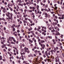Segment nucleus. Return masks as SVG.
Instances as JSON below:
<instances>
[{
    "label": "nucleus",
    "instance_id": "3c124183",
    "mask_svg": "<svg viewBox=\"0 0 64 64\" xmlns=\"http://www.w3.org/2000/svg\"><path fill=\"white\" fill-rule=\"evenodd\" d=\"M20 11H21L22 12H23V9H22V8L21 9H20Z\"/></svg>",
    "mask_w": 64,
    "mask_h": 64
},
{
    "label": "nucleus",
    "instance_id": "58836bf2",
    "mask_svg": "<svg viewBox=\"0 0 64 64\" xmlns=\"http://www.w3.org/2000/svg\"><path fill=\"white\" fill-rule=\"evenodd\" d=\"M37 2H38V3H39V0H37Z\"/></svg>",
    "mask_w": 64,
    "mask_h": 64
},
{
    "label": "nucleus",
    "instance_id": "bb28decb",
    "mask_svg": "<svg viewBox=\"0 0 64 64\" xmlns=\"http://www.w3.org/2000/svg\"><path fill=\"white\" fill-rule=\"evenodd\" d=\"M55 18H56V19H57L58 17H57V16H55Z\"/></svg>",
    "mask_w": 64,
    "mask_h": 64
},
{
    "label": "nucleus",
    "instance_id": "f3484780",
    "mask_svg": "<svg viewBox=\"0 0 64 64\" xmlns=\"http://www.w3.org/2000/svg\"><path fill=\"white\" fill-rule=\"evenodd\" d=\"M44 16L46 18H47L48 17V15H46V16Z\"/></svg>",
    "mask_w": 64,
    "mask_h": 64
},
{
    "label": "nucleus",
    "instance_id": "7c9ffc66",
    "mask_svg": "<svg viewBox=\"0 0 64 64\" xmlns=\"http://www.w3.org/2000/svg\"><path fill=\"white\" fill-rule=\"evenodd\" d=\"M2 40H1V41L2 42H1V44H4V43H3V42H2Z\"/></svg>",
    "mask_w": 64,
    "mask_h": 64
},
{
    "label": "nucleus",
    "instance_id": "c756f323",
    "mask_svg": "<svg viewBox=\"0 0 64 64\" xmlns=\"http://www.w3.org/2000/svg\"><path fill=\"white\" fill-rule=\"evenodd\" d=\"M59 44H60V46H61V45H62V43H60Z\"/></svg>",
    "mask_w": 64,
    "mask_h": 64
},
{
    "label": "nucleus",
    "instance_id": "5fc2aeb1",
    "mask_svg": "<svg viewBox=\"0 0 64 64\" xmlns=\"http://www.w3.org/2000/svg\"><path fill=\"white\" fill-rule=\"evenodd\" d=\"M53 43H54V44H56V42H54Z\"/></svg>",
    "mask_w": 64,
    "mask_h": 64
},
{
    "label": "nucleus",
    "instance_id": "774afa93",
    "mask_svg": "<svg viewBox=\"0 0 64 64\" xmlns=\"http://www.w3.org/2000/svg\"><path fill=\"white\" fill-rule=\"evenodd\" d=\"M8 51H10V49L9 48L8 49Z\"/></svg>",
    "mask_w": 64,
    "mask_h": 64
},
{
    "label": "nucleus",
    "instance_id": "6ab92c4d",
    "mask_svg": "<svg viewBox=\"0 0 64 64\" xmlns=\"http://www.w3.org/2000/svg\"><path fill=\"white\" fill-rule=\"evenodd\" d=\"M7 24V22H4V24H5V25H6Z\"/></svg>",
    "mask_w": 64,
    "mask_h": 64
},
{
    "label": "nucleus",
    "instance_id": "20e7f679",
    "mask_svg": "<svg viewBox=\"0 0 64 64\" xmlns=\"http://www.w3.org/2000/svg\"><path fill=\"white\" fill-rule=\"evenodd\" d=\"M48 38H50V39H52V36H48Z\"/></svg>",
    "mask_w": 64,
    "mask_h": 64
},
{
    "label": "nucleus",
    "instance_id": "7ed1b4c3",
    "mask_svg": "<svg viewBox=\"0 0 64 64\" xmlns=\"http://www.w3.org/2000/svg\"><path fill=\"white\" fill-rule=\"evenodd\" d=\"M31 56H32V54H30V55H28V57H31Z\"/></svg>",
    "mask_w": 64,
    "mask_h": 64
},
{
    "label": "nucleus",
    "instance_id": "4468645a",
    "mask_svg": "<svg viewBox=\"0 0 64 64\" xmlns=\"http://www.w3.org/2000/svg\"><path fill=\"white\" fill-rule=\"evenodd\" d=\"M34 52L35 53H36L38 52V51L37 50H35Z\"/></svg>",
    "mask_w": 64,
    "mask_h": 64
},
{
    "label": "nucleus",
    "instance_id": "412c9836",
    "mask_svg": "<svg viewBox=\"0 0 64 64\" xmlns=\"http://www.w3.org/2000/svg\"><path fill=\"white\" fill-rule=\"evenodd\" d=\"M11 44H14V42H11Z\"/></svg>",
    "mask_w": 64,
    "mask_h": 64
},
{
    "label": "nucleus",
    "instance_id": "393cba45",
    "mask_svg": "<svg viewBox=\"0 0 64 64\" xmlns=\"http://www.w3.org/2000/svg\"><path fill=\"white\" fill-rule=\"evenodd\" d=\"M34 14H35L34 13L32 12V15H34Z\"/></svg>",
    "mask_w": 64,
    "mask_h": 64
},
{
    "label": "nucleus",
    "instance_id": "e433bc0d",
    "mask_svg": "<svg viewBox=\"0 0 64 64\" xmlns=\"http://www.w3.org/2000/svg\"><path fill=\"white\" fill-rule=\"evenodd\" d=\"M2 48H4V46L2 45Z\"/></svg>",
    "mask_w": 64,
    "mask_h": 64
},
{
    "label": "nucleus",
    "instance_id": "cd10ccee",
    "mask_svg": "<svg viewBox=\"0 0 64 64\" xmlns=\"http://www.w3.org/2000/svg\"><path fill=\"white\" fill-rule=\"evenodd\" d=\"M18 5H20V6H21V3H18Z\"/></svg>",
    "mask_w": 64,
    "mask_h": 64
},
{
    "label": "nucleus",
    "instance_id": "f03ea898",
    "mask_svg": "<svg viewBox=\"0 0 64 64\" xmlns=\"http://www.w3.org/2000/svg\"><path fill=\"white\" fill-rule=\"evenodd\" d=\"M2 20H3V21H4L5 22L6 21V20L4 19V18H2Z\"/></svg>",
    "mask_w": 64,
    "mask_h": 64
},
{
    "label": "nucleus",
    "instance_id": "69168bd1",
    "mask_svg": "<svg viewBox=\"0 0 64 64\" xmlns=\"http://www.w3.org/2000/svg\"><path fill=\"white\" fill-rule=\"evenodd\" d=\"M35 45H36V46H37V43H35Z\"/></svg>",
    "mask_w": 64,
    "mask_h": 64
},
{
    "label": "nucleus",
    "instance_id": "603ef678",
    "mask_svg": "<svg viewBox=\"0 0 64 64\" xmlns=\"http://www.w3.org/2000/svg\"><path fill=\"white\" fill-rule=\"evenodd\" d=\"M41 10H42V11H44V9L43 8H42Z\"/></svg>",
    "mask_w": 64,
    "mask_h": 64
},
{
    "label": "nucleus",
    "instance_id": "2eb2a0df",
    "mask_svg": "<svg viewBox=\"0 0 64 64\" xmlns=\"http://www.w3.org/2000/svg\"><path fill=\"white\" fill-rule=\"evenodd\" d=\"M33 8V7H31V6H30V9H32Z\"/></svg>",
    "mask_w": 64,
    "mask_h": 64
},
{
    "label": "nucleus",
    "instance_id": "bf43d9fd",
    "mask_svg": "<svg viewBox=\"0 0 64 64\" xmlns=\"http://www.w3.org/2000/svg\"><path fill=\"white\" fill-rule=\"evenodd\" d=\"M17 18H19V16L18 15H17Z\"/></svg>",
    "mask_w": 64,
    "mask_h": 64
},
{
    "label": "nucleus",
    "instance_id": "9b49d317",
    "mask_svg": "<svg viewBox=\"0 0 64 64\" xmlns=\"http://www.w3.org/2000/svg\"><path fill=\"white\" fill-rule=\"evenodd\" d=\"M43 28H44V29H45V30L46 29V27L43 26L42 27V29H43Z\"/></svg>",
    "mask_w": 64,
    "mask_h": 64
},
{
    "label": "nucleus",
    "instance_id": "ea45409f",
    "mask_svg": "<svg viewBox=\"0 0 64 64\" xmlns=\"http://www.w3.org/2000/svg\"><path fill=\"white\" fill-rule=\"evenodd\" d=\"M25 38H28V37H27V36L26 35L25 36Z\"/></svg>",
    "mask_w": 64,
    "mask_h": 64
},
{
    "label": "nucleus",
    "instance_id": "052dcab7",
    "mask_svg": "<svg viewBox=\"0 0 64 64\" xmlns=\"http://www.w3.org/2000/svg\"><path fill=\"white\" fill-rule=\"evenodd\" d=\"M62 2H60V4L62 5Z\"/></svg>",
    "mask_w": 64,
    "mask_h": 64
},
{
    "label": "nucleus",
    "instance_id": "09e8293b",
    "mask_svg": "<svg viewBox=\"0 0 64 64\" xmlns=\"http://www.w3.org/2000/svg\"><path fill=\"white\" fill-rule=\"evenodd\" d=\"M61 18V19H64V17L62 16Z\"/></svg>",
    "mask_w": 64,
    "mask_h": 64
},
{
    "label": "nucleus",
    "instance_id": "a18cd8bd",
    "mask_svg": "<svg viewBox=\"0 0 64 64\" xmlns=\"http://www.w3.org/2000/svg\"><path fill=\"white\" fill-rule=\"evenodd\" d=\"M56 49H57V50H58V47H56Z\"/></svg>",
    "mask_w": 64,
    "mask_h": 64
},
{
    "label": "nucleus",
    "instance_id": "c9c22d12",
    "mask_svg": "<svg viewBox=\"0 0 64 64\" xmlns=\"http://www.w3.org/2000/svg\"><path fill=\"white\" fill-rule=\"evenodd\" d=\"M10 10L11 11H13V9H12V8H10Z\"/></svg>",
    "mask_w": 64,
    "mask_h": 64
},
{
    "label": "nucleus",
    "instance_id": "680f3d73",
    "mask_svg": "<svg viewBox=\"0 0 64 64\" xmlns=\"http://www.w3.org/2000/svg\"><path fill=\"white\" fill-rule=\"evenodd\" d=\"M39 28H38L37 29V31H39Z\"/></svg>",
    "mask_w": 64,
    "mask_h": 64
},
{
    "label": "nucleus",
    "instance_id": "9d476101",
    "mask_svg": "<svg viewBox=\"0 0 64 64\" xmlns=\"http://www.w3.org/2000/svg\"><path fill=\"white\" fill-rule=\"evenodd\" d=\"M28 61H29V62H30V63H31V62H32V61L31 60H28Z\"/></svg>",
    "mask_w": 64,
    "mask_h": 64
},
{
    "label": "nucleus",
    "instance_id": "72a5a7b5",
    "mask_svg": "<svg viewBox=\"0 0 64 64\" xmlns=\"http://www.w3.org/2000/svg\"><path fill=\"white\" fill-rule=\"evenodd\" d=\"M32 40L33 41H34L35 40V38H32Z\"/></svg>",
    "mask_w": 64,
    "mask_h": 64
},
{
    "label": "nucleus",
    "instance_id": "a878e982",
    "mask_svg": "<svg viewBox=\"0 0 64 64\" xmlns=\"http://www.w3.org/2000/svg\"><path fill=\"white\" fill-rule=\"evenodd\" d=\"M49 30H52V28L51 27H50L49 28Z\"/></svg>",
    "mask_w": 64,
    "mask_h": 64
},
{
    "label": "nucleus",
    "instance_id": "a19ab883",
    "mask_svg": "<svg viewBox=\"0 0 64 64\" xmlns=\"http://www.w3.org/2000/svg\"><path fill=\"white\" fill-rule=\"evenodd\" d=\"M58 4H60V2L59 1H58Z\"/></svg>",
    "mask_w": 64,
    "mask_h": 64
},
{
    "label": "nucleus",
    "instance_id": "4be33fe9",
    "mask_svg": "<svg viewBox=\"0 0 64 64\" xmlns=\"http://www.w3.org/2000/svg\"><path fill=\"white\" fill-rule=\"evenodd\" d=\"M50 13H51V14H53L54 13V12H50Z\"/></svg>",
    "mask_w": 64,
    "mask_h": 64
},
{
    "label": "nucleus",
    "instance_id": "864d4df0",
    "mask_svg": "<svg viewBox=\"0 0 64 64\" xmlns=\"http://www.w3.org/2000/svg\"><path fill=\"white\" fill-rule=\"evenodd\" d=\"M34 48L35 49H36L37 48L36 47V46H34Z\"/></svg>",
    "mask_w": 64,
    "mask_h": 64
},
{
    "label": "nucleus",
    "instance_id": "2f4dec72",
    "mask_svg": "<svg viewBox=\"0 0 64 64\" xmlns=\"http://www.w3.org/2000/svg\"><path fill=\"white\" fill-rule=\"evenodd\" d=\"M44 14L45 15H47V13L46 12Z\"/></svg>",
    "mask_w": 64,
    "mask_h": 64
},
{
    "label": "nucleus",
    "instance_id": "e2e57ef3",
    "mask_svg": "<svg viewBox=\"0 0 64 64\" xmlns=\"http://www.w3.org/2000/svg\"><path fill=\"white\" fill-rule=\"evenodd\" d=\"M7 40H8V41H10V40L9 38H8L7 39Z\"/></svg>",
    "mask_w": 64,
    "mask_h": 64
},
{
    "label": "nucleus",
    "instance_id": "1a4fd4ad",
    "mask_svg": "<svg viewBox=\"0 0 64 64\" xmlns=\"http://www.w3.org/2000/svg\"><path fill=\"white\" fill-rule=\"evenodd\" d=\"M13 41H14V42H16V40H15V38H14L13 40Z\"/></svg>",
    "mask_w": 64,
    "mask_h": 64
},
{
    "label": "nucleus",
    "instance_id": "338daca9",
    "mask_svg": "<svg viewBox=\"0 0 64 64\" xmlns=\"http://www.w3.org/2000/svg\"><path fill=\"white\" fill-rule=\"evenodd\" d=\"M25 8H26V9H27V6H25Z\"/></svg>",
    "mask_w": 64,
    "mask_h": 64
},
{
    "label": "nucleus",
    "instance_id": "0e129e2a",
    "mask_svg": "<svg viewBox=\"0 0 64 64\" xmlns=\"http://www.w3.org/2000/svg\"><path fill=\"white\" fill-rule=\"evenodd\" d=\"M23 22L24 23H25V22H26V21H25V20H24Z\"/></svg>",
    "mask_w": 64,
    "mask_h": 64
},
{
    "label": "nucleus",
    "instance_id": "37998d69",
    "mask_svg": "<svg viewBox=\"0 0 64 64\" xmlns=\"http://www.w3.org/2000/svg\"><path fill=\"white\" fill-rule=\"evenodd\" d=\"M63 41H64V40H63V39H62L61 40V42H63Z\"/></svg>",
    "mask_w": 64,
    "mask_h": 64
},
{
    "label": "nucleus",
    "instance_id": "a211bd4d",
    "mask_svg": "<svg viewBox=\"0 0 64 64\" xmlns=\"http://www.w3.org/2000/svg\"><path fill=\"white\" fill-rule=\"evenodd\" d=\"M21 31L22 32V33H23L24 32V30H21Z\"/></svg>",
    "mask_w": 64,
    "mask_h": 64
},
{
    "label": "nucleus",
    "instance_id": "dca6fc26",
    "mask_svg": "<svg viewBox=\"0 0 64 64\" xmlns=\"http://www.w3.org/2000/svg\"><path fill=\"white\" fill-rule=\"evenodd\" d=\"M48 9L49 11V12H51V10L49 8H48Z\"/></svg>",
    "mask_w": 64,
    "mask_h": 64
},
{
    "label": "nucleus",
    "instance_id": "ddd939ff",
    "mask_svg": "<svg viewBox=\"0 0 64 64\" xmlns=\"http://www.w3.org/2000/svg\"><path fill=\"white\" fill-rule=\"evenodd\" d=\"M54 9H55V10H56L57 9V6H56L55 7V8H54Z\"/></svg>",
    "mask_w": 64,
    "mask_h": 64
},
{
    "label": "nucleus",
    "instance_id": "4d7b16f0",
    "mask_svg": "<svg viewBox=\"0 0 64 64\" xmlns=\"http://www.w3.org/2000/svg\"><path fill=\"white\" fill-rule=\"evenodd\" d=\"M48 4H50V1L48 0Z\"/></svg>",
    "mask_w": 64,
    "mask_h": 64
},
{
    "label": "nucleus",
    "instance_id": "c85d7f7f",
    "mask_svg": "<svg viewBox=\"0 0 64 64\" xmlns=\"http://www.w3.org/2000/svg\"><path fill=\"white\" fill-rule=\"evenodd\" d=\"M44 47H45V45L44 44H43L42 45V46Z\"/></svg>",
    "mask_w": 64,
    "mask_h": 64
},
{
    "label": "nucleus",
    "instance_id": "c03bdc74",
    "mask_svg": "<svg viewBox=\"0 0 64 64\" xmlns=\"http://www.w3.org/2000/svg\"><path fill=\"white\" fill-rule=\"evenodd\" d=\"M59 19H61V17H59L58 18Z\"/></svg>",
    "mask_w": 64,
    "mask_h": 64
},
{
    "label": "nucleus",
    "instance_id": "79ce46f5",
    "mask_svg": "<svg viewBox=\"0 0 64 64\" xmlns=\"http://www.w3.org/2000/svg\"><path fill=\"white\" fill-rule=\"evenodd\" d=\"M32 9H35V8L34 7H32Z\"/></svg>",
    "mask_w": 64,
    "mask_h": 64
},
{
    "label": "nucleus",
    "instance_id": "473e14b6",
    "mask_svg": "<svg viewBox=\"0 0 64 64\" xmlns=\"http://www.w3.org/2000/svg\"><path fill=\"white\" fill-rule=\"evenodd\" d=\"M44 11H47V10L46 8H45L44 9Z\"/></svg>",
    "mask_w": 64,
    "mask_h": 64
},
{
    "label": "nucleus",
    "instance_id": "b1692460",
    "mask_svg": "<svg viewBox=\"0 0 64 64\" xmlns=\"http://www.w3.org/2000/svg\"><path fill=\"white\" fill-rule=\"evenodd\" d=\"M3 11V12L4 13H5V12H6V11L4 10H2Z\"/></svg>",
    "mask_w": 64,
    "mask_h": 64
},
{
    "label": "nucleus",
    "instance_id": "0eeeda50",
    "mask_svg": "<svg viewBox=\"0 0 64 64\" xmlns=\"http://www.w3.org/2000/svg\"><path fill=\"white\" fill-rule=\"evenodd\" d=\"M58 33H59V32H56V35H57V36L58 35Z\"/></svg>",
    "mask_w": 64,
    "mask_h": 64
},
{
    "label": "nucleus",
    "instance_id": "5701e85b",
    "mask_svg": "<svg viewBox=\"0 0 64 64\" xmlns=\"http://www.w3.org/2000/svg\"><path fill=\"white\" fill-rule=\"evenodd\" d=\"M29 12L30 13H31V12H32V10H30Z\"/></svg>",
    "mask_w": 64,
    "mask_h": 64
},
{
    "label": "nucleus",
    "instance_id": "6e6552de",
    "mask_svg": "<svg viewBox=\"0 0 64 64\" xmlns=\"http://www.w3.org/2000/svg\"><path fill=\"white\" fill-rule=\"evenodd\" d=\"M43 56L44 57V58H45V57H46V56L45 55V54H44Z\"/></svg>",
    "mask_w": 64,
    "mask_h": 64
},
{
    "label": "nucleus",
    "instance_id": "f704fd0d",
    "mask_svg": "<svg viewBox=\"0 0 64 64\" xmlns=\"http://www.w3.org/2000/svg\"><path fill=\"white\" fill-rule=\"evenodd\" d=\"M45 6L46 8L48 7V5L47 4H46Z\"/></svg>",
    "mask_w": 64,
    "mask_h": 64
},
{
    "label": "nucleus",
    "instance_id": "de8ad7c7",
    "mask_svg": "<svg viewBox=\"0 0 64 64\" xmlns=\"http://www.w3.org/2000/svg\"><path fill=\"white\" fill-rule=\"evenodd\" d=\"M14 13H15V14H16V15L17 14H18L17 12H14Z\"/></svg>",
    "mask_w": 64,
    "mask_h": 64
},
{
    "label": "nucleus",
    "instance_id": "39448f33",
    "mask_svg": "<svg viewBox=\"0 0 64 64\" xmlns=\"http://www.w3.org/2000/svg\"><path fill=\"white\" fill-rule=\"evenodd\" d=\"M63 13V12L61 10L60 11V14H62Z\"/></svg>",
    "mask_w": 64,
    "mask_h": 64
},
{
    "label": "nucleus",
    "instance_id": "4c0bfd02",
    "mask_svg": "<svg viewBox=\"0 0 64 64\" xmlns=\"http://www.w3.org/2000/svg\"><path fill=\"white\" fill-rule=\"evenodd\" d=\"M10 6H13V4H10Z\"/></svg>",
    "mask_w": 64,
    "mask_h": 64
},
{
    "label": "nucleus",
    "instance_id": "8fccbe9b",
    "mask_svg": "<svg viewBox=\"0 0 64 64\" xmlns=\"http://www.w3.org/2000/svg\"><path fill=\"white\" fill-rule=\"evenodd\" d=\"M27 18H25L24 19L25 20H27Z\"/></svg>",
    "mask_w": 64,
    "mask_h": 64
},
{
    "label": "nucleus",
    "instance_id": "f8f14e48",
    "mask_svg": "<svg viewBox=\"0 0 64 64\" xmlns=\"http://www.w3.org/2000/svg\"><path fill=\"white\" fill-rule=\"evenodd\" d=\"M35 12L36 14H37V10H35Z\"/></svg>",
    "mask_w": 64,
    "mask_h": 64
},
{
    "label": "nucleus",
    "instance_id": "49530a36",
    "mask_svg": "<svg viewBox=\"0 0 64 64\" xmlns=\"http://www.w3.org/2000/svg\"><path fill=\"white\" fill-rule=\"evenodd\" d=\"M54 20L55 21H56V18H54Z\"/></svg>",
    "mask_w": 64,
    "mask_h": 64
},
{
    "label": "nucleus",
    "instance_id": "13d9d810",
    "mask_svg": "<svg viewBox=\"0 0 64 64\" xmlns=\"http://www.w3.org/2000/svg\"><path fill=\"white\" fill-rule=\"evenodd\" d=\"M55 41H56V42H57V41H58V40H57V39H55Z\"/></svg>",
    "mask_w": 64,
    "mask_h": 64
},
{
    "label": "nucleus",
    "instance_id": "6e6d98bb",
    "mask_svg": "<svg viewBox=\"0 0 64 64\" xmlns=\"http://www.w3.org/2000/svg\"><path fill=\"white\" fill-rule=\"evenodd\" d=\"M22 46H23V47H24V46H25V45L23 44H22Z\"/></svg>",
    "mask_w": 64,
    "mask_h": 64
},
{
    "label": "nucleus",
    "instance_id": "423d86ee",
    "mask_svg": "<svg viewBox=\"0 0 64 64\" xmlns=\"http://www.w3.org/2000/svg\"><path fill=\"white\" fill-rule=\"evenodd\" d=\"M12 31L13 32H14L15 31V28H13V29L12 30Z\"/></svg>",
    "mask_w": 64,
    "mask_h": 64
},
{
    "label": "nucleus",
    "instance_id": "aec40b11",
    "mask_svg": "<svg viewBox=\"0 0 64 64\" xmlns=\"http://www.w3.org/2000/svg\"><path fill=\"white\" fill-rule=\"evenodd\" d=\"M17 32H18V33H19V32H20V31H19V30H17Z\"/></svg>",
    "mask_w": 64,
    "mask_h": 64
},
{
    "label": "nucleus",
    "instance_id": "f257e3e1",
    "mask_svg": "<svg viewBox=\"0 0 64 64\" xmlns=\"http://www.w3.org/2000/svg\"><path fill=\"white\" fill-rule=\"evenodd\" d=\"M51 32L52 33H53V32H55V30L54 29H53V30H51Z\"/></svg>",
    "mask_w": 64,
    "mask_h": 64
}]
</instances>
